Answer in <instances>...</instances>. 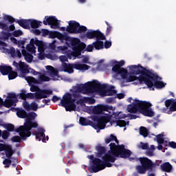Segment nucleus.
Returning a JSON list of instances; mask_svg holds the SVG:
<instances>
[{
	"label": "nucleus",
	"instance_id": "obj_2",
	"mask_svg": "<svg viewBox=\"0 0 176 176\" xmlns=\"http://www.w3.org/2000/svg\"><path fill=\"white\" fill-rule=\"evenodd\" d=\"M87 157L90 160H92V165L88 168V170L91 173H98V171L105 170L107 167H111L112 164L111 163H115L116 160L114 156L109 154H104L102 157V160L100 158H94V155H88Z\"/></svg>",
	"mask_w": 176,
	"mask_h": 176
},
{
	"label": "nucleus",
	"instance_id": "obj_26",
	"mask_svg": "<svg viewBox=\"0 0 176 176\" xmlns=\"http://www.w3.org/2000/svg\"><path fill=\"white\" fill-rule=\"evenodd\" d=\"M16 102H17L13 99L7 98L5 100V102L3 100L2 105H3V107L6 108H10V107H16Z\"/></svg>",
	"mask_w": 176,
	"mask_h": 176
},
{
	"label": "nucleus",
	"instance_id": "obj_38",
	"mask_svg": "<svg viewBox=\"0 0 176 176\" xmlns=\"http://www.w3.org/2000/svg\"><path fill=\"white\" fill-rule=\"evenodd\" d=\"M122 79H126V82L127 83H129V82H134V80H140V76L137 77L134 75L130 74L129 76L127 78V76L126 78H122Z\"/></svg>",
	"mask_w": 176,
	"mask_h": 176
},
{
	"label": "nucleus",
	"instance_id": "obj_8",
	"mask_svg": "<svg viewBox=\"0 0 176 176\" xmlns=\"http://www.w3.org/2000/svg\"><path fill=\"white\" fill-rule=\"evenodd\" d=\"M76 99L72 98V94L71 93H67L63 96V99L60 100V104L65 108L67 112H72V111L76 109Z\"/></svg>",
	"mask_w": 176,
	"mask_h": 176
},
{
	"label": "nucleus",
	"instance_id": "obj_39",
	"mask_svg": "<svg viewBox=\"0 0 176 176\" xmlns=\"http://www.w3.org/2000/svg\"><path fill=\"white\" fill-rule=\"evenodd\" d=\"M7 98L10 100H14L16 102H19V99L17 98V95L14 93H8Z\"/></svg>",
	"mask_w": 176,
	"mask_h": 176
},
{
	"label": "nucleus",
	"instance_id": "obj_58",
	"mask_svg": "<svg viewBox=\"0 0 176 176\" xmlns=\"http://www.w3.org/2000/svg\"><path fill=\"white\" fill-rule=\"evenodd\" d=\"M32 58H34V56L30 53L25 56V60L28 61V63H31Z\"/></svg>",
	"mask_w": 176,
	"mask_h": 176
},
{
	"label": "nucleus",
	"instance_id": "obj_53",
	"mask_svg": "<svg viewBox=\"0 0 176 176\" xmlns=\"http://www.w3.org/2000/svg\"><path fill=\"white\" fill-rule=\"evenodd\" d=\"M13 36H14L15 38H18V36H20L21 35H23V32L20 30H15L13 33H12Z\"/></svg>",
	"mask_w": 176,
	"mask_h": 176
},
{
	"label": "nucleus",
	"instance_id": "obj_45",
	"mask_svg": "<svg viewBox=\"0 0 176 176\" xmlns=\"http://www.w3.org/2000/svg\"><path fill=\"white\" fill-rule=\"evenodd\" d=\"M3 164H4L6 168H9V167H10V166L12 165V160H10V158L5 159L3 161Z\"/></svg>",
	"mask_w": 176,
	"mask_h": 176
},
{
	"label": "nucleus",
	"instance_id": "obj_1",
	"mask_svg": "<svg viewBox=\"0 0 176 176\" xmlns=\"http://www.w3.org/2000/svg\"><path fill=\"white\" fill-rule=\"evenodd\" d=\"M129 69L131 71L132 75H140L139 82L140 84L144 82L152 90H155L153 86L156 89H163L166 86V84L163 81H157L159 76L152 69H146V68L142 67L141 65H131Z\"/></svg>",
	"mask_w": 176,
	"mask_h": 176
},
{
	"label": "nucleus",
	"instance_id": "obj_12",
	"mask_svg": "<svg viewBox=\"0 0 176 176\" xmlns=\"http://www.w3.org/2000/svg\"><path fill=\"white\" fill-rule=\"evenodd\" d=\"M3 20H7L10 24L16 23V24H19L20 27H22V28H24L25 30H30V28L31 19H19L16 21V19L13 16L10 15H5L3 16Z\"/></svg>",
	"mask_w": 176,
	"mask_h": 176
},
{
	"label": "nucleus",
	"instance_id": "obj_17",
	"mask_svg": "<svg viewBox=\"0 0 176 176\" xmlns=\"http://www.w3.org/2000/svg\"><path fill=\"white\" fill-rule=\"evenodd\" d=\"M93 120H94V122H97V123L93 122L92 124V127H94L95 130H104V129H105V126H107V124L98 120V118H97V116H94Z\"/></svg>",
	"mask_w": 176,
	"mask_h": 176
},
{
	"label": "nucleus",
	"instance_id": "obj_3",
	"mask_svg": "<svg viewBox=\"0 0 176 176\" xmlns=\"http://www.w3.org/2000/svg\"><path fill=\"white\" fill-rule=\"evenodd\" d=\"M152 104L149 102L142 101L135 99L131 104L128 106V112L130 113H137L140 112L144 116H147L148 118H153L155 116V112L151 109Z\"/></svg>",
	"mask_w": 176,
	"mask_h": 176
},
{
	"label": "nucleus",
	"instance_id": "obj_7",
	"mask_svg": "<svg viewBox=\"0 0 176 176\" xmlns=\"http://www.w3.org/2000/svg\"><path fill=\"white\" fill-rule=\"evenodd\" d=\"M110 152L116 157H121L122 159H127L131 156V151L126 149L124 144L116 145L115 143L109 144Z\"/></svg>",
	"mask_w": 176,
	"mask_h": 176
},
{
	"label": "nucleus",
	"instance_id": "obj_34",
	"mask_svg": "<svg viewBox=\"0 0 176 176\" xmlns=\"http://www.w3.org/2000/svg\"><path fill=\"white\" fill-rule=\"evenodd\" d=\"M42 24L41 21H36L35 19H30V27L34 29L39 28Z\"/></svg>",
	"mask_w": 176,
	"mask_h": 176
},
{
	"label": "nucleus",
	"instance_id": "obj_24",
	"mask_svg": "<svg viewBox=\"0 0 176 176\" xmlns=\"http://www.w3.org/2000/svg\"><path fill=\"white\" fill-rule=\"evenodd\" d=\"M97 116V119L99 120L100 122L107 124V123H109L111 122V114L106 113L104 116Z\"/></svg>",
	"mask_w": 176,
	"mask_h": 176
},
{
	"label": "nucleus",
	"instance_id": "obj_37",
	"mask_svg": "<svg viewBox=\"0 0 176 176\" xmlns=\"http://www.w3.org/2000/svg\"><path fill=\"white\" fill-rule=\"evenodd\" d=\"M113 122L116 123V126H118L119 127H126L127 123L129 124V121L126 122L124 120H117L113 121Z\"/></svg>",
	"mask_w": 176,
	"mask_h": 176
},
{
	"label": "nucleus",
	"instance_id": "obj_43",
	"mask_svg": "<svg viewBox=\"0 0 176 176\" xmlns=\"http://www.w3.org/2000/svg\"><path fill=\"white\" fill-rule=\"evenodd\" d=\"M175 99L174 98H171V99H168L165 101L164 104H165V107H166V109H168V108H170V107H171L173 105V103L174 102Z\"/></svg>",
	"mask_w": 176,
	"mask_h": 176
},
{
	"label": "nucleus",
	"instance_id": "obj_40",
	"mask_svg": "<svg viewBox=\"0 0 176 176\" xmlns=\"http://www.w3.org/2000/svg\"><path fill=\"white\" fill-rule=\"evenodd\" d=\"M113 115H114L116 119H125V118H127V116H126V114H122V112L113 113Z\"/></svg>",
	"mask_w": 176,
	"mask_h": 176
},
{
	"label": "nucleus",
	"instance_id": "obj_48",
	"mask_svg": "<svg viewBox=\"0 0 176 176\" xmlns=\"http://www.w3.org/2000/svg\"><path fill=\"white\" fill-rule=\"evenodd\" d=\"M163 134H159L157 135V144H164V138H163Z\"/></svg>",
	"mask_w": 176,
	"mask_h": 176
},
{
	"label": "nucleus",
	"instance_id": "obj_54",
	"mask_svg": "<svg viewBox=\"0 0 176 176\" xmlns=\"http://www.w3.org/2000/svg\"><path fill=\"white\" fill-rule=\"evenodd\" d=\"M10 133L8 131H3V133H1V136L3 140H8L9 138V135Z\"/></svg>",
	"mask_w": 176,
	"mask_h": 176
},
{
	"label": "nucleus",
	"instance_id": "obj_33",
	"mask_svg": "<svg viewBox=\"0 0 176 176\" xmlns=\"http://www.w3.org/2000/svg\"><path fill=\"white\" fill-rule=\"evenodd\" d=\"M96 151H98V157H101V156H102V155H105V152H107V149L102 146H98L96 147Z\"/></svg>",
	"mask_w": 176,
	"mask_h": 176
},
{
	"label": "nucleus",
	"instance_id": "obj_51",
	"mask_svg": "<svg viewBox=\"0 0 176 176\" xmlns=\"http://www.w3.org/2000/svg\"><path fill=\"white\" fill-rule=\"evenodd\" d=\"M139 148L140 149L146 150V149H148L149 145L148 144V143H144V142H141L140 146H139Z\"/></svg>",
	"mask_w": 176,
	"mask_h": 176
},
{
	"label": "nucleus",
	"instance_id": "obj_15",
	"mask_svg": "<svg viewBox=\"0 0 176 176\" xmlns=\"http://www.w3.org/2000/svg\"><path fill=\"white\" fill-rule=\"evenodd\" d=\"M112 111V107H109L107 104H98L93 109V113L94 115H104V112H109Z\"/></svg>",
	"mask_w": 176,
	"mask_h": 176
},
{
	"label": "nucleus",
	"instance_id": "obj_55",
	"mask_svg": "<svg viewBox=\"0 0 176 176\" xmlns=\"http://www.w3.org/2000/svg\"><path fill=\"white\" fill-rule=\"evenodd\" d=\"M30 91H32V93H34V91L36 92L38 90H41V89H39V87L36 85H30Z\"/></svg>",
	"mask_w": 176,
	"mask_h": 176
},
{
	"label": "nucleus",
	"instance_id": "obj_14",
	"mask_svg": "<svg viewBox=\"0 0 176 176\" xmlns=\"http://www.w3.org/2000/svg\"><path fill=\"white\" fill-rule=\"evenodd\" d=\"M43 23L44 25H50L51 28L54 30L60 27V23L56 16H45Z\"/></svg>",
	"mask_w": 176,
	"mask_h": 176
},
{
	"label": "nucleus",
	"instance_id": "obj_47",
	"mask_svg": "<svg viewBox=\"0 0 176 176\" xmlns=\"http://www.w3.org/2000/svg\"><path fill=\"white\" fill-rule=\"evenodd\" d=\"M40 82H50V78L45 76V74H41L39 76Z\"/></svg>",
	"mask_w": 176,
	"mask_h": 176
},
{
	"label": "nucleus",
	"instance_id": "obj_52",
	"mask_svg": "<svg viewBox=\"0 0 176 176\" xmlns=\"http://www.w3.org/2000/svg\"><path fill=\"white\" fill-rule=\"evenodd\" d=\"M0 29L3 30L4 31L9 30V26L5 23L0 22Z\"/></svg>",
	"mask_w": 176,
	"mask_h": 176
},
{
	"label": "nucleus",
	"instance_id": "obj_57",
	"mask_svg": "<svg viewBox=\"0 0 176 176\" xmlns=\"http://www.w3.org/2000/svg\"><path fill=\"white\" fill-rule=\"evenodd\" d=\"M146 156H148V157H152V156L155 155V153H153V151L151 149H148L146 151H145Z\"/></svg>",
	"mask_w": 176,
	"mask_h": 176
},
{
	"label": "nucleus",
	"instance_id": "obj_32",
	"mask_svg": "<svg viewBox=\"0 0 176 176\" xmlns=\"http://www.w3.org/2000/svg\"><path fill=\"white\" fill-rule=\"evenodd\" d=\"M139 133L140 135H142V137H144V138L149 135V131L145 126H140L139 129Z\"/></svg>",
	"mask_w": 176,
	"mask_h": 176
},
{
	"label": "nucleus",
	"instance_id": "obj_62",
	"mask_svg": "<svg viewBox=\"0 0 176 176\" xmlns=\"http://www.w3.org/2000/svg\"><path fill=\"white\" fill-rule=\"evenodd\" d=\"M57 32H50V34H49V36L50 38H51L52 39H54V38H56L57 37Z\"/></svg>",
	"mask_w": 176,
	"mask_h": 176
},
{
	"label": "nucleus",
	"instance_id": "obj_6",
	"mask_svg": "<svg viewBox=\"0 0 176 176\" xmlns=\"http://www.w3.org/2000/svg\"><path fill=\"white\" fill-rule=\"evenodd\" d=\"M107 85H101L100 82L95 81V82H87L85 84H81L78 87V91L82 94H93L96 93L98 89H105Z\"/></svg>",
	"mask_w": 176,
	"mask_h": 176
},
{
	"label": "nucleus",
	"instance_id": "obj_42",
	"mask_svg": "<svg viewBox=\"0 0 176 176\" xmlns=\"http://www.w3.org/2000/svg\"><path fill=\"white\" fill-rule=\"evenodd\" d=\"M176 111V101L175 100L173 101V103H172V105L169 107V110L168 111L167 113L170 115L172 113V112Z\"/></svg>",
	"mask_w": 176,
	"mask_h": 176
},
{
	"label": "nucleus",
	"instance_id": "obj_36",
	"mask_svg": "<svg viewBox=\"0 0 176 176\" xmlns=\"http://www.w3.org/2000/svg\"><path fill=\"white\" fill-rule=\"evenodd\" d=\"M4 151L6 153V157H8V159H11L12 156H13V150L12 149V147L10 145H8Z\"/></svg>",
	"mask_w": 176,
	"mask_h": 176
},
{
	"label": "nucleus",
	"instance_id": "obj_59",
	"mask_svg": "<svg viewBox=\"0 0 176 176\" xmlns=\"http://www.w3.org/2000/svg\"><path fill=\"white\" fill-rule=\"evenodd\" d=\"M2 37L3 39L8 40L9 38H10V33L6 32H3L1 33Z\"/></svg>",
	"mask_w": 176,
	"mask_h": 176
},
{
	"label": "nucleus",
	"instance_id": "obj_21",
	"mask_svg": "<svg viewBox=\"0 0 176 176\" xmlns=\"http://www.w3.org/2000/svg\"><path fill=\"white\" fill-rule=\"evenodd\" d=\"M56 38L61 42H63V41H65L66 42H71V37L67 34H63L62 33L57 32Z\"/></svg>",
	"mask_w": 176,
	"mask_h": 176
},
{
	"label": "nucleus",
	"instance_id": "obj_16",
	"mask_svg": "<svg viewBox=\"0 0 176 176\" xmlns=\"http://www.w3.org/2000/svg\"><path fill=\"white\" fill-rule=\"evenodd\" d=\"M85 36L87 39H107L105 35L100 30H89L86 32Z\"/></svg>",
	"mask_w": 176,
	"mask_h": 176
},
{
	"label": "nucleus",
	"instance_id": "obj_28",
	"mask_svg": "<svg viewBox=\"0 0 176 176\" xmlns=\"http://www.w3.org/2000/svg\"><path fill=\"white\" fill-rule=\"evenodd\" d=\"M69 42L71 43L72 49L75 52L76 50L77 47L79 46V44L80 43V40L78 38H75L73 39L71 38V41Z\"/></svg>",
	"mask_w": 176,
	"mask_h": 176
},
{
	"label": "nucleus",
	"instance_id": "obj_19",
	"mask_svg": "<svg viewBox=\"0 0 176 176\" xmlns=\"http://www.w3.org/2000/svg\"><path fill=\"white\" fill-rule=\"evenodd\" d=\"M36 139L38 141L42 140L43 142H46V135H45V129L43 128H40L36 133Z\"/></svg>",
	"mask_w": 176,
	"mask_h": 176
},
{
	"label": "nucleus",
	"instance_id": "obj_25",
	"mask_svg": "<svg viewBox=\"0 0 176 176\" xmlns=\"http://www.w3.org/2000/svg\"><path fill=\"white\" fill-rule=\"evenodd\" d=\"M18 69L21 72V74H23V75H25V74H30L28 66H27L24 62L20 61V65Z\"/></svg>",
	"mask_w": 176,
	"mask_h": 176
},
{
	"label": "nucleus",
	"instance_id": "obj_4",
	"mask_svg": "<svg viewBox=\"0 0 176 176\" xmlns=\"http://www.w3.org/2000/svg\"><path fill=\"white\" fill-rule=\"evenodd\" d=\"M35 118H36V113L31 112L28 113L23 126H20L15 130L16 133H19V135L22 140H27L28 137L31 136V130L38 127V122H33Z\"/></svg>",
	"mask_w": 176,
	"mask_h": 176
},
{
	"label": "nucleus",
	"instance_id": "obj_63",
	"mask_svg": "<svg viewBox=\"0 0 176 176\" xmlns=\"http://www.w3.org/2000/svg\"><path fill=\"white\" fill-rule=\"evenodd\" d=\"M12 142H21V138L19 136H13L12 138Z\"/></svg>",
	"mask_w": 176,
	"mask_h": 176
},
{
	"label": "nucleus",
	"instance_id": "obj_46",
	"mask_svg": "<svg viewBox=\"0 0 176 176\" xmlns=\"http://www.w3.org/2000/svg\"><path fill=\"white\" fill-rule=\"evenodd\" d=\"M26 97H27V91H25V89H22L21 91V93L19 94V98L21 100H26Z\"/></svg>",
	"mask_w": 176,
	"mask_h": 176
},
{
	"label": "nucleus",
	"instance_id": "obj_10",
	"mask_svg": "<svg viewBox=\"0 0 176 176\" xmlns=\"http://www.w3.org/2000/svg\"><path fill=\"white\" fill-rule=\"evenodd\" d=\"M68 23L66 31L69 34H83L87 31L86 26L80 25V23L76 21H70Z\"/></svg>",
	"mask_w": 176,
	"mask_h": 176
},
{
	"label": "nucleus",
	"instance_id": "obj_61",
	"mask_svg": "<svg viewBox=\"0 0 176 176\" xmlns=\"http://www.w3.org/2000/svg\"><path fill=\"white\" fill-rule=\"evenodd\" d=\"M117 91L115 89H109L107 90V95L109 96H115L116 94Z\"/></svg>",
	"mask_w": 176,
	"mask_h": 176
},
{
	"label": "nucleus",
	"instance_id": "obj_29",
	"mask_svg": "<svg viewBox=\"0 0 176 176\" xmlns=\"http://www.w3.org/2000/svg\"><path fill=\"white\" fill-rule=\"evenodd\" d=\"M79 123L81 126H92L93 122L85 118L84 117H80L79 120Z\"/></svg>",
	"mask_w": 176,
	"mask_h": 176
},
{
	"label": "nucleus",
	"instance_id": "obj_50",
	"mask_svg": "<svg viewBox=\"0 0 176 176\" xmlns=\"http://www.w3.org/2000/svg\"><path fill=\"white\" fill-rule=\"evenodd\" d=\"M23 107L24 109H25V111H27L28 112L30 111L31 104H30L28 101H25L23 102Z\"/></svg>",
	"mask_w": 176,
	"mask_h": 176
},
{
	"label": "nucleus",
	"instance_id": "obj_35",
	"mask_svg": "<svg viewBox=\"0 0 176 176\" xmlns=\"http://www.w3.org/2000/svg\"><path fill=\"white\" fill-rule=\"evenodd\" d=\"M86 50V44L85 43L80 42V44H78V46L77 47V49H76L75 52H77L78 54H80L83 50L85 51Z\"/></svg>",
	"mask_w": 176,
	"mask_h": 176
},
{
	"label": "nucleus",
	"instance_id": "obj_31",
	"mask_svg": "<svg viewBox=\"0 0 176 176\" xmlns=\"http://www.w3.org/2000/svg\"><path fill=\"white\" fill-rule=\"evenodd\" d=\"M36 40L34 38L30 39V45H27V50L28 52H35V43Z\"/></svg>",
	"mask_w": 176,
	"mask_h": 176
},
{
	"label": "nucleus",
	"instance_id": "obj_23",
	"mask_svg": "<svg viewBox=\"0 0 176 176\" xmlns=\"http://www.w3.org/2000/svg\"><path fill=\"white\" fill-rule=\"evenodd\" d=\"M160 167L162 170L164 171L165 173H171L173 170V165H171L170 162H164V164H161Z\"/></svg>",
	"mask_w": 176,
	"mask_h": 176
},
{
	"label": "nucleus",
	"instance_id": "obj_60",
	"mask_svg": "<svg viewBox=\"0 0 176 176\" xmlns=\"http://www.w3.org/2000/svg\"><path fill=\"white\" fill-rule=\"evenodd\" d=\"M93 50H94V45H93V43L92 45L91 44L88 45L85 48V52L87 51V52H93Z\"/></svg>",
	"mask_w": 176,
	"mask_h": 176
},
{
	"label": "nucleus",
	"instance_id": "obj_20",
	"mask_svg": "<svg viewBox=\"0 0 176 176\" xmlns=\"http://www.w3.org/2000/svg\"><path fill=\"white\" fill-rule=\"evenodd\" d=\"M106 39L98 38L96 39L95 42L93 43L94 47L96 50H101L104 47V42L101 41H105Z\"/></svg>",
	"mask_w": 176,
	"mask_h": 176
},
{
	"label": "nucleus",
	"instance_id": "obj_13",
	"mask_svg": "<svg viewBox=\"0 0 176 176\" xmlns=\"http://www.w3.org/2000/svg\"><path fill=\"white\" fill-rule=\"evenodd\" d=\"M124 65V60H120L117 62V63L112 67V71L114 72L117 75H120L122 79H126V76L129 75V72L127 69L122 67Z\"/></svg>",
	"mask_w": 176,
	"mask_h": 176
},
{
	"label": "nucleus",
	"instance_id": "obj_9",
	"mask_svg": "<svg viewBox=\"0 0 176 176\" xmlns=\"http://www.w3.org/2000/svg\"><path fill=\"white\" fill-rule=\"evenodd\" d=\"M62 68L64 72H67V74H74V68L75 69H78V71H87V69H90V66L86 64H80V63H62Z\"/></svg>",
	"mask_w": 176,
	"mask_h": 176
},
{
	"label": "nucleus",
	"instance_id": "obj_64",
	"mask_svg": "<svg viewBox=\"0 0 176 176\" xmlns=\"http://www.w3.org/2000/svg\"><path fill=\"white\" fill-rule=\"evenodd\" d=\"M59 60L63 63H65V61H68V58L65 55H62L59 56Z\"/></svg>",
	"mask_w": 176,
	"mask_h": 176
},
{
	"label": "nucleus",
	"instance_id": "obj_56",
	"mask_svg": "<svg viewBox=\"0 0 176 176\" xmlns=\"http://www.w3.org/2000/svg\"><path fill=\"white\" fill-rule=\"evenodd\" d=\"M105 24H107V28L106 30V35H108L111 33V31L112 30V26H111L109 23H108L107 21H105Z\"/></svg>",
	"mask_w": 176,
	"mask_h": 176
},
{
	"label": "nucleus",
	"instance_id": "obj_11",
	"mask_svg": "<svg viewBox=\"0 0 176 176\" xmlns=\"http://www.w3.org/2000/svg\"><path fill=\"white\" fill-rule=\"evenodd\" d=\"M53 94V91L50 89H39L34 94L28 93L26 94V99L30 98V100H42V98H47L50 95Z\"/></svg>",
	"mask_w": 176,
	"mask_h": 176
},
{
	"label": "nucleus",
	"instance_id": "obj_44",
	"mask_svg": "<svg viewBox=\"0 0 176 176\" xmlns=\"http://www.w3.org/2000/svg\"><path fill=\"white\" fill-rule=\"evenodd\" d=\"M5 128L8 131L12 132V131H16L17 129H14V125L12 124H7L5 125Z\"/></svg>",
	"mask_w": 176,
	"mask_h": 176
},
{
	"label": "nucleus",
	"instance_id": "obj_5",
	"mask_svg": "<svg viewBox=\"0 0 176 176\" xmlns=\"http://www.w3.org/2000/svg\"><path fill=\"white\" fill-rule=\"evenodd\" d=\"M139 161L141 165H137L135 170L138 174H146V171L151 170V171H156V163H154L151 160L146 157H139L136 159Z\"/></svg>",
	"mask_w": 176,
	"mask_h": 176
},
{
	"label": "nucleus",
	"instance_id": "obj_27",
	"mask_svg": "<svg viewBox=\"0 0 176 176\" xmlns=\"http://www.w3.org/2000/svg\"><path fill=\"white\" fill-rule=\"evenodd\" d=\"M25 80L28 82L29 86H31L32 83L34 85H41V81L39 80L36 79L32 76H26L25 77Z\"/></svg>",
	"mask_w": 176,
	"mask_h": 176
},
{
	"label": "nucleus",
	"instance_id": "obj_30",
	"mask_svg": "<svg viewBox=\"0 0 176 176\" xmlns=\"http://www.w3.org/2000/svg\"><path fill=\"white\" fill-rule=\"evenodd\" d=\"M27 111L23 109H18L16 111V116L21 119H25L27 118Z\"/></svg>",
	"mask_w": 176,
	"mask_h": 176
},
{
	"label": "nucleus",
	"instance_id": "obj_49",
	"mask_svg": "<svg viewBox=\"0 0 176 176\" xmlns=\"http://www.w3.org/2000/svg\"><path fill=\"white\" fill-rule=\"evenodd\" d=\"M30 111H34V112L38 111V104L36 102H32L30 103Z\"/></svg>",
	"mask_w": 176,
	"mask_h": 176
},
{
	"label": "nucleus",
	"instance_id": "obj_18",
	"mask_svg": "<svg viewBox=\"0 0 176 176\" xmlns=\"http://www.w3.org/2000/svg\"><path fill=\"white\" fill-rule=\"evenodd\" d=\"M46 69L49 71V76L52 78V80H58V78H56V76H58V71L57 69L51 65L46 66Z\"/></svg>",
	"mask_w": 176,
	"mask_h": 176
},
{
	"label": "nucleus",
	"instance_id": "obj_41",
	"mask_svg": "<svg viewBox=\"0 0 176 176\" xmlns=\"http://www.w3.org/2000/svg\"><path fill=\"white\" fill-rule=\"evenodd\" d=\"M8 79L9 80H12V79H16V78H17V72H13V69L8 73Z\"/></svg>",
	"mask_w": 176,
	"mask_h": 176
},
{
	"label": "nucleus",
	"instance_id": "obj_22",
	"mask_svg": "<svg viewBox=\"0 0 176 176\" xmlns=\"http://www.w3.org/2000/svg\"><path fill=\"white\" fill-rule=\"evenodd\" d=\"M12 68L10 66L0 65V72L1 75H8V74H10V72H12Z\"/></svg>",
	"mask_w": 176,
	"mask_h": 176
}]
</instances>
